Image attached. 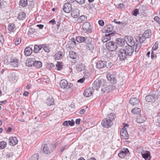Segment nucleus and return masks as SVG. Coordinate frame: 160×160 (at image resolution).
Returning a JSON list of instances; mask_svg holds the SVG:
<instances>
[{
	"instance_id": "57",
	"label": "nucleus",
	"mask_w": 160,
	"mask_h": 160,
	"mask_svg": "<svg viewBox=\"0 0 160 160\" xmlns=\"http://www.w3.org/2000/svg\"><path fill=\"white\" fill-rule=\"evenodd\" d=\"M68 126H72L74 125L75 124L74 121L73 120H72L71 121H68Z\"/></svg>"
},
{
	"instance_id": "38",
	"label": "nucleus",
	"mask_w": 160,
	"mask_h": 160,
	"mask_svg": "<svg viewBox=\"0 0 160 160\" xmlns=\"http://www.w3.org/2000/svg\"><path fill=\"white\" fill-rule=\"evenodd\" d=\"M85 37H83L81 36H78L76 37V40L79 43L84 42Z\"/></svg>"
},
{
	"instance_id": "16",
	"label": "nucleus",
	"mask_w": 160,
	"mask_h": 160,
	"mask_svg": "<svg viewBox=\"0 0 160 160\" xmlns=\"http://www.w3.org/2000/svg\"><path fill=\"white\" fill-rule=\"evenodd\" d=\"M141 154L143 158L145 160H150L151 157L149 151H145L141 152Z\"/></svg>"
},
{
	"instance_id": "60",
	"label": "nucleus",
	"mask_w": 160,
	"mask_h": 160,
	"mask_svg": "<svg viewBox=\"0 0 160 160\" xmlns=\"http://www.w3.org/2000/svg\"><path fill=\"white\" fill-rule=\"evenodd\" d=\"M124 5L122 3H120L118 4V8L120 9H122L124 8Z\"/></svg>"
},
{
	"instance_id": "33",
	"label": "nucleus",
	"mask_w": 160,
	"mask_h": 160,
	"mask_svg": "<svg viewBox=\"0 0 160 160\" xmlns=\"http://www.w3.org/2000/svg\"><path fill=\"white\" fill-rule=\"evenodd\" d=\"M26 14L24 12H20L19 13L18 18L20 20H22L24 19L26 17Z\"/></svg>"
},
{
	"instance_id": "17",
	"label": "nucleus",
	"mask_w": 160,
	"mask_h": 160,
	"mask_svg": "<svg viewBox=\"0 0 160 160\" xmlns=\"http://www.w3.org/2000/svg\"><path fill=\"white\" fill-rule=\"evenodd\" d=\"M8 142L10 145L15 146L17 144L18 141L17 137H11L9 138Z\"/></svg>"
},
{
	"instance_id": "14",
	"label": "nucleus",
	"mask_w": 160,
	"mask_h": 160,
	"mask_svg": "<svg viewBox=\"0 0 160 160\" xmlns=\"http://www.w3.org/2000/svg\"><path fill=\"white\" fill-rule=\"evenodd\" d=\"M63 9L64 12L68 13L70 12L72 10V7L71 4L69 3H66L64 4Z\"/></svg>"
},
{
	"instance_id": "23",
	"label": "nucleus",
	"mask_w": 160,
	"mask_h": 160,
	"mask_svg": "<svg viewBox=\"0 0 160 160\" xmlns=\"http://www.w3.org/2000/svg\"><path fill=\"white\" fill-rule=\"evenodd\" d=\"M116 32L114 31L112 32L109 33L108 34L106 35L103 38L102 40V41L103 42H106L110 40L111 39L110 36H112L114 35L115 34H116Z\"/></svg>"
},
{
	"instance_id": "58",
	"label": "nucleus",
	"mask_w": 160,
	"mask_h": 160,
	"mask_svg": "<svg viewBox=\"0 0 160 160\" xmlns=\"http://www.w3.org/2000/svg\"><path fill=\"white\" fill-rule=\"evenodd\" d=\"M154 20L160 25V18L158 16H156L154 18Z\"/></svg>"
},
{
	"instance_id": "52",
	"label": "nucleus",
	"mask_w": 160,
	"mask_h": 160,
	"mask_svg": "<svg viewBox=\"0 0 160 160\" xmlns=\"http://www.w3.org/2000/svg\"><path fill=\"white\" fill-rule=\"evenodd\" d=\"M31 158L33 160H38L39 155L38 154H35L33 155Z\"/></svg>"
},
{
	"instance_id": "6",
	"label": "nucleus",
	"mask_w": 160,
	"mask_h": 160,
	"mask_svg": "<svg viewBox=\"0 0 160 160\" xmlns=\"http://www.w3.org/2000/svg\"><path fill=\"white\" fill-rule=\"evenodd\" d=\"M128 125L124 127L121 130L120 135L122 139L127 140L129 138L128 134L126 130L127 128H128Z\"/></svg>"
},
{
	"instance_id": "42",
	"label": "nucleus",
	"mask_w": 160,
	"mask_h": 160,
	"mask_svg": "<svg viewBox=\"0 0 160 160\" xmlns=\"http://www.w3.org/2000/svg\"><path fill=\"white\" fill-rule=\"evenodd\" d=\"M28 5L27 0H20L19 2V5L23 7H25Z\"/></svg>"
},
{
	"instance_id": "26",
	"label": "nucleus",
	"mask_w": 160,
	"mask_h": 160,
	"mask_svg": "<svg viewBox=\"0 0 160 160\" xmlns=\"http://www.w3.org/2000/svg\"><path fill=\"white\" fill-rule=\"evenodd\" d=\"M61 88H67L68 86V82L65 79L61 80L59 83Z\"/></svg>"
},
{
	"instance_id": "44",
	"label": "nucleus",
	"mask_w": 160,
	"mask_h": 160,
	"mask_svg": "<svg viewBox=\"0 0 160 160\" xmlns=\"http://www.w3.org/2000/svg\"><path fill=\"white\" fill-rule=\"evenodd\" d=\"M92 39L90 37H85L84 42L86 45L92 43Z\"/></svg>"
},
{
	"instance_id": "41",
	"label": "nucleus",
	"mask_w": 160,
	"mask_h": 160,
	"mask_svg": "<svg viewBox=\"0 0 160 160\" xmlns=\"http://www.w3.org/2000/svg\"><path fill=\"white\" fill-rule=\"evenodd\" d=\"M94 48V46L92 43L86 45V48L89 50L91 52H92Z\"/></svg>"
},
{
	"instance_id": "50",
	"label": "nucleus",
	"mask_w": 160,
	"mask_h": 160,
	"mask_svg": "<svg viewBox=\"0 0 160 160\" xmlns=\"http://www.w3.org/2000/svg\"><path fill=\"white\" fill-rule=\"evenodd\" d=\"M35 30L34 29L32 28H29L28 31V34L29 35H32L35 32Z\"/></svg>"
},
{
	"instance_id": "4",
	"label": "nucleus",
	"mask_w": 160,
	"mask_h": 160,
	"mask_svg": "<svg viewBox=\"0 0 160 160\" xmlns=\"http://www.w3.org/2000/svg\"><path fill=\"white\" fill-rule=\"evenodd\" d=\"M124 38L126 39V42L128 45L133 47L135 49L136 42H135L133 38L131 36H127L125 37Z\"/></svg>"
},
{
	"instance_id": "64",
	"label": "nucleus",
	"mask_w": 160,
	"mask_h": 160,
	"mask_svg": "<svg viewBox=\"0 0 160 160\" xmlns=\"http://www.w3.org/2000/svg\"><path fill=\"white\" fill-rule=\"evenodd\" d=\"M60 21H61L59 19L57 22V24L56 26H57V28L58 29L59 28L60 26Z\"/></svg>"
},
{
	"instance_id": "49",
	"label": "nucleus",
	"mask_w": 160,
	"mask_h": 160,
	"mask_svg": "<svg viewBox=\"0 0 160 160\" xmlns=\"http://www.w3.org/2000/svg\"><path fill=\"white\" fill-rule=\"evenodd\" d=\"M62 63L61 62H58L56 64L57 69L58 70H60L62 68Z\"/></svg>"
},
{
	"instance_id": "28",
	"label": "nucleus",
	"mask_w": 160,
	"mask_h": 160,
	"mask_svg": "<svg viewBox=\"0 0 160 160\" xmlns=\"http://www.w3.org/2000/svg\"><path fill=\"white\" fill-rule=\"evenodd\" d=\"M129 102L132 105H138L139 103V100L136 98H132L129 101Z\"/></svg>"
},
{
	"instance_id": "27",
	"label": "nucleus",
	"mask_w": 160,
	"mask_h": 160,
	"mask_svg": "<svg viewBox=\"0 0 160 160\" xmlns=\"http://www.w3.org/2000/svg\"><path fill=\"white\" fill-rule=\"evenodd\" d=\"M19 60L14 58L11 59L10 62L12 63V65L14 67H18L19 64Z\"/></svg>"
},
{
	"instance_id": "56",
	"label": "nucleus",
	"mask_w": 160,
	"mask_h": 160,
	"mask_svg": "<svg viewBox=\"0 0 160 160\" xmlns=\"http://www.w3.org/2000/svg\"><path fill=\"white\" fill-rule=\"evenodd\" d=\"M73 87V84L70 83L69 84L68 83V86L67 87L66 89L67 90H68L69 89H70L69 90H70Z\"/></svg>"
},
{
	"instance_id": "32",
	"label": "nucleus",
	"mask_w": 160,
	"mask_h": 160,
	"mask_svg": "<svg viewBox=\"0 0 160 160\" xmlns=\"http://www.w3.org/2000/svg\"><path fill=\"white\" fill-rule=\"evenodd\" d=\"M143 34L146 38H150L152 35L151 30L150 29L146 30Z\"/></svg>"
},
{
	"instance_id": "40",
	"label": "nucleus",
	"mask_w": 160,
	"mask_h": 160,
	"mask_svg": "<svg viewBox=\"0 0 160 160\" xmlns=\"http://www.w3.org/2000/svg\"><path fill=\"white\" fill-rule=\"evenodd\" d=\"M131 112L132 113L138 115L141 112V109L139 108H133Z\"/></svg>"
},
{
	"instance_id": "8",
	"label": "nucleus",
	"mask_w": 160,
	"mask_h": 160,
	"mask_svg": "<svg viewBox=\"0 0 160 160\" xmlns=\"http://www.w3.org/2000/svg\"><path fill=\"white\" fill-rule=\"evenodd\" d=\"M112 124V121L107 118L103 119L101 123L102 126L103 127L105 128H108L111 127Z\"/></svg>"
},
{
	"instance_id": "20",
	"label": "nucleus",
	"mask_w": 160,
	"mask_h": 160,
	"mask_svg": "<svg viewBox=\"0 0 160 160\" xmlns=\"http://www.w3.org/2000/svg\"><path fill=\"white\" fill-rule=\"evenodd\" d=\"M6 159L7 160H15V156L13 153L11 152H8L5 155Z\"/></svg>"
},
{
	"instance_id": "55",
	"label": "nucleus",
	"mask_w": 160,
	"mask_h": 160,
	"mask_svg": "<svg viewBox=\"0 0 160 160\" xmlns=\"http://www.w3.org/2000/svg\"><path fill=\"white\" fill-rule=\"evenodd\" d=\"M85 0H76V2L81 5L85 3Z\"/></svg>"
},
{
	"instance_id": "53",
	"label": "nucleus",
	"mask_w": 160,
	"mask_h": 160,
	"mask_svg": "<svg viewBox=\"0 0 160 160\" xmlns=\"http://www.w3.org/2000/svg\"><path fill=\"white\" fill-rule=\"evenodd\" d=\"M139 10L138 9H136L132 12V15L134 16H136L139 14Z\"/></svg>"
},
{
	"instance_id": "2",
	"label": "nucleus",
	"mask_w": 160,
	"mask_h": 160,
	"mask_svg": "<svg viewBox=\"0 0 160 160\" xmlns=\"http://www.w3.org/2000/svg\"><path fill=\"white\" fill-rule=\"evenodd\" d=\"M112 65V63L109 61H99L97 63V67L98 68H110Z\"/></svg>"
},
{
	"instance_id": "21",
	"label": "nucleus",
	"mask_w": 160,
	"mask_h": 160,
	"mask_svg": "<svg viewBox=\"0 0 160 160\" xmlns=\"http://www.w3.org/2000/svg\"><path fill=\"white\" fill-rule=\"evenodd\" d=\"M35 61V59L34 58L28 59L26 61V65L29 67H32L33 66Z\"/></svg>"
},
{
	"instance_id": "10",
	"label": "nucleus",
	"mask_w": 160,
	"mask_h": 160,
	"mask_svg": "<svg viewBox=\"0 0 160 160\" xmlns=\"http://www.w3.org/2000/svg\"><path fill=\"white\" fill-rule=\"evenodd\" d=\"M130 153L128 148H123L120 151L118 156L121 158H124L125 156H128Z\"/></svg>"
},
{
	"instance_id": "39",
	"label": "nucleus",
	"mask_w": 160,
	"mask_h": 160,
	"mask_svg": "<svg viewBox=\"0 0 160 160\" xmlns=\"http://www.w3.org/2000/svg\"><path fill=\"white\" fill-rule=\"evenodd\" d=\"M87 19V16L83 15L80 16L78 18V22L81 23L84 21L86 20Z\"/></svg>"
},
{
	"instance_id": "30",
	"label": "nucleus",
	"mask_w": 160,
	"mask_h": 160,
	"mask_svg": "<svg viewBox=\"0 0 160 160\" xmlns=\"http://www.w3.org/2000/svg\"><path fill=\"white\" fill-rule=\"evenodd\" d=\"M32 52V48L27 47L25 49L24 53L25 56H29L31 54Z\"/></svg>"
},
{
	"instance_id": "35",
	"label": "nucleus",
	"mask_w": 160,
	"mask_h": 160,
	"mask_svg": "<svg viewBox=\"0 0 160 160\" xmlns=\"http://www.w3.org/2000/svg\"><path fill=\"white\" fill-rule=\"evenodd\" d=\"M46 103L48 106L53 105L54 104V100L53 98H49L46 100Z\"/></svg>"
},
{
	"instance_id": "22",
	"label": "nucleus",
	"mask_w": 160,
	"mask_h": 160,
	"mask_svg": "<svg viewBox=\"0 0 160 160\" xmlns=\"http://www.w3.org/2000/svg\"><path fill=\"white\" fill-rule=\"evenodd\" d=\"M146 118L144 115H142L138 116L137 118L136 121L139 123H142L145 121Z\"/></svg>"
},
{
	"instance_id": "36",
	"label": "nucleus",
	"mask_w": 160,
	"mask_h": 160,
	"mask_svg": "<svg viewBox=\"0 0 160 160\" xmlns=\"http://www.w3.org/2000/svg\"><path fill=\"white\" fill-rule=\"evenodd\" d=\"M33 66L36 68H39L42 67V63L40 61H35Z\"/></svg>"
},
{
	"instance_id": "62",
	"label": "nucleus",
	"mask_w": 160,
	"mask_h": 160,
	"mask_svg": "<svg viewBox=\"0 0 160 160\" xmlns=\"http://www.w3.org/2000/svg\"><path fill=\"white\" fill-rule=\"evenodd\" d=\"M21 40L20 39L18 38L17 39V40L15 42V44L16 45H18L21 42Z\"/></svg>"
},
{
	"instance_id": "19",
	"label": "nucleus",
	"mask_w": 160,
	"mask_h": 160,
	"mask_svg": "<svg viewBox=\"0 0 160 160\" xmlns=\"http://www.w3.org/2000/svg\"><path fill=\"white\" fill-rule=\"evenodd\" d=\"M107 78L108 80L110 81L112 83L114 84L117 82V80L114 75L108 74L107 76Z\"/></svg>"
},
{
	"instance_id": "31",
	"label": "nucleus",
	"mask_w": 160,
	"mask_h": 160,
	"mask_svg": "<svg viewBox=\"0 0 160 160\" xmlns=\"http://www.w3.org/2000/svg\"><path fill=\"white\" fill-rule=\"evenodd\" d=\"M44 46V44L42 45H35L34 47V52L36 53H38Z\"/></svg>"
},
{
	"instance_id": "34",
	"label": "nucleus",
	"mask_w": 160,
	"mask_h": 160,
	"mask_svg": "<svg viewBox=\"0 0 160 160\" xmlns=\"http://www.w3.org/2000/svg\"><path fill=\"white\" fill-rule=\"evenodd\" d=\"M69 56L70 58L75 59L77 56V54L74 51H71L69 52Z\"/></svg>"
},
{
	"instance_id": "18",
	"label": "nucleus",
	"mask_w": 160,
	"mask_h": 160,
	"mask_svg": "<svg viewBox=\"0 0 160 160\" xmlns=\"http://www.w3.org/2000/svg\"><path fill=\"white\" fill-rule=\"evenodd\" d=\"M126 39L121 38H117L116 40V42L118 45L121 47L125 45Z\"/></svg>"
},
{
	"instance_id": "37",
	"label": "nucleus",
	"mask_w": 160,
	"mask_h": 160,
	"mask_svg": "<svg viewBox=\"0 0 160 160\" xmlns=\"http://www.w3.org/2000/svg\"><path fill=\"white\" fill-rule=\"evenodd\" d=\"M62 52L61 51H59L56 53L55 56L56 58L57 59H59L62 58Z\"/></svg>"
},
{
	"instance_id": "51",
	"label": "nucleus",
	"mask_w": 160,
	"mask_h": 160,
	"mask_svg": "<svg viewBox=\"0 0 160 160\" xmlns=\"http://www.w3.org/2000/svg\"><path fill=\"white\" fill-rule=\"evenodd\" d=\"M158 42H157L155 43L152 48V51H155L158 49Z\"/></svg>"
},
{
	"instance_id": "59",
	"label": "nucleus",
	"mask_w": 160,
	"mask_h": 160,
	"mask_svg": "<svg viewBox=\"0 0 160 160\" xmlns=\"http://www.w3.org/2000/svg\"><path fill=\"white\" fill-rule=\"evenodd\" d=\"M43 50L45 52H49L50 51V48L47 46H44L43 47Z\"/></svg>"
},
{
	"instance_id": "47",
	"label": "nucleus",
	"mask_w": 160,
	"mask_h": 160,
	"mask_svg": "<svg viewBox=\"0 0 160 160\" xmlns=\"http://www.w3.org/2000/svg\"><path fill=\"white\" fill-rule=\"evenodd\" d=\"M99 83L100 87H103L106 84V80L104 79H99Z\"/></svg>"
},
{
	"instance_id": "12",
	"label": "nucleus",
	"mask_w": 160,
	"mask_h": 160,
	"mask_svg": "<svg viewBox=\"0 0 160 160\" xmlns=\"http://www.w3.org/2000/svg\"><path fill=\"white\" fill-rule=\"evenodd\" d=\"M134 48H132L131 46L127 45L125 47L124 49L125 51L128 56H131L133 54L134 51Z\"/></svg>"
},
{
	"instance_id": "43",
	"label": "nucleus",
	"mask_w": 160,
	"mask_h": 160,
	"mask_svg": "<svg viewBox=\"0 0 160 160\" xmlns=\"http://www.w3.org/2000/svg\"><path fill=\"white\" fill-rule=\"evenodd\" d=\"M114 27L111 25H109L107 26V29L105 30L106 33H109L111 32L113 30Z\"/></svg>"
},
{
	"instance_id": "5",
	"label": "nucleus",
	"mask_w": 160,
	"mask_h": 160,
	"mask_svg": "<svg viewBox=\"0 0 160 160\" xmlns=\"http://www.w3.org/2000/svg\"><path fill=\"white\" fill-rule=\"evenodd\" d=\"M106 46L107 49L111 51H115L118 47L116 43L113 41H110L107 43Z\"/></svg>"
},
{
	"instance_id": "13",
	"label": "nucleus",
	"mask_w": 160,
	"mask_h": 160,
	"mask_svg": "<svg viewBox=\"0 0 160 160\" xmlns=\"http://www.w3.org/2000/svg\"><path fill=\"white\" fill-rule=\"evenodd\" d=\"M82 28L84 30H86L87 33H90L92 32L91 29H90L91 28V24L88 22H86L84 23L82 25Z\"/></svg>"
},
{
	"instance_id": "11",
	"label": "nucleus",
	"mask_w": 160,
	"mask_h": 160,
	"mask_svg": "<svg viewBox=\"0 0 160 160\" xmlns=\"http://www.w3.org/2000/svg\"><path fill=\"white\" fill-rule=\"evenodd\" d=\"M116 87L113 85L111 84L108 85L107 87H103L102 88L101 91L103 93H108L115 89Z\"/></svg>"
},
{
	"instance_id": "25",
	"label": "nucleus",
	"mask_w": 160,
	"mask_h": 160,
	"mask_svg": "<svg viewBox=\"0 0 160 160\" xmlns=\"http://www.w3.org/2000/svg\"><path fill=\"white\" fill-rule=\"evenodd\" d=\"M99 83V79H96L92 83V88L93 90L96 89L98 90L100 87Z\"/></svg>"
},
{
	"instance_id": "24",
	"label": "nucleus",
	"mask_w": 160,
	"mask_h": 160,
	"mask_svg": "<svg viewBox=\"0 0 160 160\" xmlns=\"http://www.w3.org/2000/svg\"><path fill=\"white\" fill-rule=\"evenodd\" d=\"M71 14L72 17L73 18H77L79 15V10L77 9L73 10Z\"/></svg>"
},
{
	"instance_id": "15",
	"label": "nucleus",
	"mask_w": 160,
	"mask_h": 160,
	"mask_svg": "<svg viewBox=\"0 0 160 160\" xmlns=\"http://www.w3.org/2000/svg\"><path fill=\"white\" fill-rule=\"evenodd\" d=\"M93 90L92 88H89L86 89L84 92V96L86 97L91 96L93 93Z\"/></svg>"
},
{
	"instance_id": "3",
	"label": "nucleus",
	"mask_w": 160,
	"mask_h": 160,
	"mask_svg": "<svg viewBox=\"0 0 160 160\" xmlns=\"http://www.w3.org/2000/svg\"><path fill=\"white\" fill-rule=\"evenodd\" d=\"M42 146L43 152L47 154H50L55 148V146L52 144H44Z\"/></svg>"
},
{
	"instance_id": "7",
	"label": "nucleus",
	"mask_w": 160,
	"mask_h": 160,
	"mask_svg": "<svg viewBox=\"0 0 160 160\" xmlns=\"http://www.w3.org/2000/svg\"><path fill=\"white\" fill-rule=\"evenodd\" d=\"M158 94H155L152 95H147L145 98V100L148 102H153L158 98Z\"/></svg>"
},
{
	"instance_id": "61",
	"label": "nucleus",
	"mask_w": 160,
	"mask_h": 160,
	"mask_svg": "<svg viewBox=\"0 0 160 160\" xmlns=\"http://www.w3.org/2000/svg\"><path fill=\"white\" fill-rule=\"evenodd\" d=\"M98 24L101 26H103L104 25V23L103 20H100L98 21Z\"/></svg>"
},
{
	"instance_id": "45",
	"label": "nucleus",
	"mask_w": 160,
	"mask_h": 160,
	"mask_svg": "<svg viewBox=\"0 0 160 160\" xmlns=\"http://www.w3.org/2000/svg\"><path fill=\"white\" fill-rule=\"evenodd\" d=\"M7 142L4 141L0 142V148L1 149H4L7 146Z\"/></svg>"
},
{
	"instance_id": "63",
	"label": "nucleus",
	"mask_w": 160,
	"mask_h": 160,
	"mask_svg": "<svg viewBox=\"0 0 160 160\" xmlns=\"http://www.w3.org/2000/svg\"><path fill=\"white\" fill-rule=\"evenodd\" d=\"M157 57V56L155 55L153 52V51H152L151 53V58L152 59L154 58Z\"/></svg>"
},
{
	"instance_id": "46",
	"label": "nucleus",
	"mask_w": 160,
	"mask_h": 160,
	"mask_svg": "<svg viewBox=\"0 0 160 160\" xmlns=\"http://www.w3.org/2000/svg\"><path fill=\"white\" fill-rule=\"evenodd\" d=\"M108 118H109V119L113 121L114 120L115 118V115L112 113H111L109 114H108Z\"/></svg>"
},
{
	"instance_id": "9",
	"label": "nucleus",
	"mask_w": 160,
	"mask_h": 160,
	"mask_svg": "<svg viewBox=\"0 0 160 160\" xmlns=\"http://www.w3.org/2000/svg\"><path fill=\"white\" fill-rule=\"evenodd\" d=\"M118 57L121 61L124 60L128 56L124 49H120L118 52Z\"/></svg>"
},
{
	"instance_id": "48",
	"label": "nucleus",
	"mask_w": 160,
	"mask_h": 160,
	"mask_svg": "<svg viewBox=\"0 0 160 160\" xmlns=\"http://www.w3.org/2000/svg\"><path fill=\"white\" fill-rule=\"evenodd\" d=\"M16 27L15 24L14 23H12L9 24L8 25V30L9 31H11L14 28Z\"/></svg>"
},
{
	"instance_id": "1",
	"label": "nucleus",
	"mask_w": 160,
	"mask_h": 160,
	"mask_svg": "<svg viewBox=\"0 0 160 160\" xmlns=\"http://www.w3.org/2000/svg\"><path fill=\"white\" fill-rule=\"evenodd\" d=\"M146 38L143 34H140L135 38L136 45L135 47V52H138L140 49L141 44L145 40Z\"/></svg>"
},
{
	"instance_id": "29",
	"label": "nucleus",
	"mask_w": 160,
	"mask_h": 160,
	"mask_svg": "<svg viewBox=\"0 0 160 160\" xmlns=\"http://www.w3.org/2000/svg\"><path fill=\"white\" fill-rule=\"evenodd\" d=\"M85 65L82 63L78 64L76 67V70L78 72H81L85 69Z\"/></svg>"
},
{
	"instance_id": "54",
	"label": "nucleus",
	"mask_w": 160,
	"mask_h": 160,
	"mask_svg": "<svg viewBox=\"0 0 160 160\" xmlns=\"http://www.w3.org/2000/svg\"><path fill=\"white\" fill-rule=\"evenodd\" d=\"M54 64L53 63H48L47 65V67L48 68L52 69L54 68Z\"/></svg>"
}]
</instances>
